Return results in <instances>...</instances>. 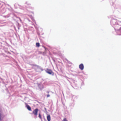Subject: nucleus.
Masks as SVG:
<instances>
[{
	"instance_id": "f257e3e1",
	"label": "nucleus",
	"mask_w": 121,
	"mask_h": 121,
	"mask_svg": "<svg viewBox=\"0 0 121 121\" xmlns=\"http://www.w3.org/2000/svg\"><path fill=\"white\" fill-rule=\"evenodd\" d=\"M46 71L47 73L49 74H51L52 75L53 74V73L52 72V71L50 69H47L46 70Z\"/></svg>"
},
{
	"instance_id": "f03ea898",
	"label": "nucleus",
	"mask_w": 121,
	"mask_h": 121,
	"mask_svg": "<svg viewBox=\"0 0 121 121\" xmlns=\"http://www.w3.org/2000/svg\"><path fill=\"white\" fill-rule=\"evenodd\" d=\"M38 110V109L37 108H36L33 111V113L35 115L37 116V113Z\"/></svg>"
},
{
	"instance_id": "7ed1b4c3",
	"label": "nucleus",
	"mask_w": 121,
	"mask_h": 121,
	"mask_svg": "<svg viewBox=\"0 0 121 121\" xmlns=\"http://www.w3.org/2000/svg\"><path fill=\"white\" fill-rule=\"evenodd\" d=\"M38 86L39 88L41 89L42 90L44 88V86L43 84H39L38 85Z\"/></svg>"
},
{
	"instance_id": "20e7f679",
	"label": "nucleus",
	"mask_w": 121,
	"mask_h": 121,
	"mask_svg": "<svg viewBox=\"0 0 121 121\" xmlns=\"http://www.w3.org/2000/svg\"><path fill=\"white\" fill-rule=\"evenodd\" d=\"M79 68L82 70L84 69V66L82 64H81L79 66Z\"/></svg>"
},
{
	"instance_id": "39448f33",
	"label": "nucleus",
	"mask_w": 121,
	"mask_h": 121,
	"mask_svg": "<svg viewBox=\"0 0 121 121\" xmlns=\"http://www.w3.org/2000/svg\"><path fill=\"white\" fill-rule=\"evenodd\" d=\"M26 106L27 109L29 111H31V108L26 103Z\"/></svg>"
},
{
	"instance_id": "423d86ee",
	"label": "nucleus",
	"mask_w": 121,
	"mask_h": 121,
	"mask_svg": "<svg viewBox=\"0 0 121 121\" xmlns=\"http://www.w3.org/2000/svg\"><path fill=\"white\" fill-rule=\"evenodd\" d=\"M47 119L48 121H50L51 120V117L50 115L48 116L47 117Z\"/></svg>"
},
{
	"instance_id": "0eeeda50",
	"label": "nucleus",
	"mask_w": 121,
	"mask_h": 121,
	"mask_svg": "<svg viewBox=\"0 0 121 121\" xmlns=\"http://www.w3.org/2000/svg\"><path fill=\"white\" fill-rule=\"evenodd\" d=\"M32 65H33L34 66H35V67L36 68H37L39 69L40 68V67L39 66L35 64H32Z\"/></svg>"
},
{
	"instance_id": "6e6552de",
	"label": "nucleus",
	"mask_w": 121,
	"mask_h": 121,
	"mask_svg": "<svg viewBox=\"0 0 121 121\" xmlns=\"http://www.w3.org/2000/svg\"><path fill=\"white\" fill-rule=\"evenodd\" d=\"M36 46L37 47H39L40 46V44L39 43H36Z\"/></svg>"
},
{
	"instance_id": "1a4fd4ad",
	"label": "nucleus",
	"mask_w": 121,
	"mask_h": 121,
	"mask_svg": "<svg viewBox=\"0 0 121 121\" xmlns=\"http://www.w3.org/2000/svg\"><path fill=\"white\" fill-rule=\"evenodd\" d=\"M2 117V116L1 114V111L0 110V121H1V118Z\"/></svg>"
},
{
	"instance_id": "9d476101",
	"label": "nucleus",
	"mask_w": 121,
	"mask_h": 121,
	"mask_svg": "<svg viewBox=\"0 0 121 121\" xmlns=\"http://www.w3.org/2000/svg\"><path fill=\"white\" fill-rule=\"evenodd\" d=\"M39 117L40 119H41L42 118H41V115L40 114H39Z\"/></svg>"
},
{
	"instance_id": "9b49d317",
	"label": "nucleus",
	"mask_w": 121,
	"mask_h": 121,
	"mask_svg": "<svg viewBox=\"0 0 121 121\" xmlns=\"http://www.w3.org/2000/svg\"><path fill=\"white\" fill-rule=\"evenodd\" d=\"M64 121H68L66 118H64L63 120Z\"/></svg>"
},
{
	"instance_id": "f8f14e48",
	"label": "nucleus",
	"mask_w": 121,
	"mask_h": 121,
	"mask_svg": "<svg viewBox=\"0 0 121 121\" xmlns=\"http://www.w3.org/2000/svg\"><path fill=\"white\" fill-rule=\"evenodd\" d=\"M50 96V95L49 94H48L47 95V97H48Z\"/></svg>"
},
{
	"instance_id": "ddd939ff",
	"label": "nucleus",
	"mask_w": 121,
	"mask_h": 121,
	"mask_svg": "<svg viewBox=\"0 0 121 121\" xmlns=\"http://www.w3.org/2000/svg\"><path fill=\"white\" fill-rule=\"evenodd\" d=\"M47 93H49V92L48 91H47Z\"/></svg>"
}]
</instances>
